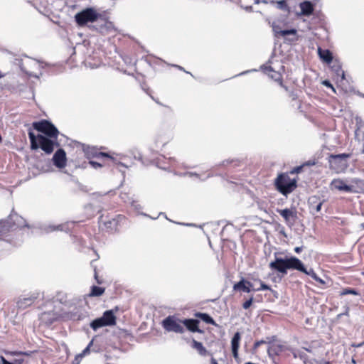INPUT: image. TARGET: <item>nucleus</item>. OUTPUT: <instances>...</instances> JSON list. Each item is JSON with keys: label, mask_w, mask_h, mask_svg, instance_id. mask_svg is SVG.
Here are the masks:
<instances>
[{"label": "nucleus", "mask_w": 364, "mask_h": 364, "mask_svg": "<svg viewBox=\"0 0 364 364\" xmlns=\"http://www.w3.org/2000/svg\"><path fill=\"white\" fill-rule=\"evenodd\" d=\"M269 267L283 274L287 273L288 269H295L309 275L315 281L323 284L324 281L318 277L313 269H307L303 262L296 257L286 258L276 257L275 259L269 263Z\"/></svg>", "instance_id": "1"}, {"label": "nucleus", "mask_w": 364, "mask_h": 364, "mask_svg": "<svg viewBox=\"0 0 364 364\" xmlns=\"http://www.w3.org/2000/svg\"><path fill=\"white\" fill-rule=\"evenodd\" d=\"M28 137L31 149L36 150L41 148L47 154L53 153L55 145H59L58 143L54 142L46 136L41 134L36 136L32 131L28 132Z\"/></svg>", "instance_id": "2"}, {"label": "nucleus", "mask_w": 364, "mask_h": 364, "mask_svg": "<svg viewBox=\"0 0 364 364\" xmlns=\"http://www.w3.org/2000/svg\"><path fill=\"white\" fill-rule=\"evenodd\" d=\"M274 186L280 193L287 196L296 188L297 180L291 179L288 173H281L275 178Z\"/></svg>", "instance_id": "3"}, {"label": "nucleus", "mask_w": 364, "mask_h": 364, "mask_svg": "<svg viewBox=\"0 0 364 364\" xmlns=\"http://www.w3.org/2000/svg\"><path fill=\"white\" fill-rule=\"evenodd\" d=\"M100 220L103 228L107 232L114 233L119 231V227L126 222L127 218L124 215L119 214L113 218L102 215Z\"/></svg>", "instance_id": "4"}, {"label": "nucleus", "mask_w": 364, "mask_h": 364, "mask_svg": "<svg viewBox=\"0 0 364 364\" xmlns=\"http://www.w3.org/2000/svg\"><path fill=\"white\" fill-rule=\"evenodd\" d=\"M350 156L351 154L346 153L329 154L328 157L329 168L333 170L337 173L343 172L348 167L347 159L350 158Z\"/></svg>", "instance_id": "5"}, {"label": "nucleus", "mask_w": 364, "mask_h": 364, "mask_svg": "<svg viewBox=\"0 0 364 364\" xmlns=\"http://www.w3.org/2000/svg\"><path fill=\"white\" fill-rule=\"evenodd\" d=\"M100 17L101 14L97 12L95 9L87 8L77 13L75 16V20L79 26L82 27L88 23L96 22Z\"/></svg>", "instance_id": "6"}, {"label": "nucleus", "mask_w": 364, "mask_h": 364, "mask_svg": "<svg viewBox=\"0 0 364 364\" xmlns=\"http://www.w3.org/2000/svg\"><path fill=\"white\" fill-rule=\"evenodd\" d=\"M32 125L36 130L44 134L46 136L57 139L59 132L54 124L48 120L42 119L39 122H35Z\"/></svg>", "instance_id": "7"}, {"label": "nucleus", "mask_w": 364, "mask_h": 364, "mask_svg": "<svg viewBox=\"0 0 364 364\" xmlns=\"http://www.w3.org/2000/svg\"><path fill=\"white\" fill-rule=\"evenodd\" d=\"M181 321L173 316H168L163 320L162 326L166 331L183 333L185 331Z\"/></svg>", "instance_id": "8"}, {"label": "nucleus", "mask_w": 364, "mask_h": 364, "mask_svg": "<svg viewBox=\"0 0 364 364\" xmlns=\"http://www.w3.org/2000/svg\"><path fill=\"white\" fill-rule=\"evenodd\" d=\"M11 225V231L16 229H21L23 228H29L26 220L19 215L17 213L12 211L7 219Z\"/></svg>", "instance_id": "9"}, {"label": "nucleus", "mask_w": 364, "mask_h": 364, "mask_svg": "<svg viewBox=\"0 0 364 364\" xmlns=\"http://www.w3.org/2000/svg\"><path fill=\"white\" fill-rule=\"evenodd\" d=\"M277 211L284 218L287 225H292L297 218V211L295 208L278 209Z\"/></svg>", "instance_id": "10"}, {"label": "nucleus", "mask_w": 364, "mask_h": 364, "mask_svg": "<svg viewBox=\"0 0 364 364\" xmlns=\"http://www.w3.org/2000/svg\"><path fill=\"white\" fill-rule=\"evenodd\" d=\"M53 163L58 168H63L67 165L66 153L63 149H58L53 156Z\"/></svg>", "instance_id": "11"}, {"label": "nucleus", "mask_w": 364, "mask_h": 364, "mask_svg": "<svg viewBox=\"0 0 364 364\" xmlns=\"http://www.w3.org/2000/svg\"><path fill=\"white\" fill-rule=\"evenodd\" d=\"M264 72L274 81L279 82L281 87H284L286 90H288L287 87L283 83L282 75L279 71H276L272 65H268L264 67Z\"/></svg>", "instance_id": "12"}, {"label": "nucleus", "mask_w": 364, "mask_h": 364, "mask_svg": "<svg viewBox=\"0 0 364 364\" xmlns=\"http://www.w3.org/2000/svg\"><path fill=\"white\" fill-rule=\"evenodd\" d=\"M330 188L331 190L335 189L346 193H350L353 191L352 186L347 185L346 182L341 178H334L332 180L330 183Z\"/></svg>", "instance_id": "13"}, {"label": "nucleus", "mask_w": 364, "mask_h": 364, "mask_svg": "<svg viewBox=\"0 0 364 364\" xmlns=\"http://www.w3.org/2000/svg\"><path fill=\"white\" fill-rule=\"evenodd\" d=\"M183 326H185L186 328L191 332H197L200 333H203V331L199 328L198 325L200 321L197 319L193 318H185L181 321Z\"/></svg>", "instance_id": "14"}, {"label": "nucleus", "mask_w": 364, "mask_h": 364, "mask_svg": "<svg viewBox=\"0 0 364 364\" xmlns=\"http://www.w3.org/2000/svg\"><path fill=\"white\" fill-rule=\"evenodd\" d=\"M37 298H38V294H33L28 297L20 298L16 302L18 309H26L27 307L31 306L35 302V301L36 300Z\"/></svg>", "instance_id": "15"}, {"label": "nucleus", "mask_w": 364, "mask_h": 364, "mask_svg": "<svg viewBox=\"0 0 364 364\" xmlns=\"http://www.w3.org/2000/svg\"><path fill=\"white\" fill-rule=\"evenodd\" d=\"M240 333L239 332H236L231 340L232 353L235 359H237L239 358L238 350L240 348Z\"/></svg>", "instance_id": "16"}, {"label": "nucleus", "mask_w": 364, "mask_h": 364, "mask_svg": "<svg viewBox=\"0 0 364 364\" xmlns=\"http://www.w3.org/2000/svg\"><path fill=\"white\" fill-rule=\"evenodd\" d=\"M301 14L303 16H309L314 11V4L309 1H304L299 4Z\"/></svg>", "instance_id": "17"}, {"label": "nucleus", "mask_w": 364, "mask_h": 364, "mask_svg": "<svg viewBox=\"0 0 364 364\" xmlns=\"http://www.w3.org/2000/svg\"><path fill=\"white\" fill-rule=\"evenodd\" d=\"M318 54L321 60L328 64L331 63L333 60L332 53L328 49H322L321 47H318Z\"/></svg>", "instance_id": "18"}, {"label": "nucleus", "mask_w": 364, "mask_h": 364, "mask_svg": "<svg viewBox=\"0 0 364 364\" xmlns=\"http://www.w3.org/2000/svg\"><path fill=\"white\" fill-rule=\"evenodd\" d=\"M102 318L108 326L116 324V316L112 310H108L104 312Z\"/></svg>", "instance_id": "19"}, {"label": "nucleus", "mask_w": 364, "mask_h": 364, "mask_svg": "<svg viewBox=\"0 0 364 364\" xmlns=\"http://www.w3.org/2000/svg\"><path fill=\"white\" fill-rule=\"evenodd\" d=\"M285 349L284 346L282 344H272L269 346L267 353L269 356H276L282 353Z\"/></svg>", "instance_id": "20"}, {"label": "nucleus", "mask_w": 364, "mask_h": 364, "mask_svg": "<svg viewBox=\"0 0 364 364\" xmlns=\"http://www.w3.org/2000/svg\"><path fill=\"white\" fill-rule=\"evenodd\" d=\"M194 316L201 319L203 322L208 324H211L218 326V324L214 319L208 314L202 312H196Z\"/></svg>", "instance_id": "21"}, {"label": "nucleus", "mask_w": 364, "mask_h": 364, "mask_svg": "<svg viewBox=\"0 0 364 364\" xmlns=\"http://www.w3.org/2000/svg\"><path fill=\"white\" fill-rule=\"evenodd\" d=\"M255 289H249L245 282V279H242L240 282L235 283L233 285V290L242 291L245 293H250L251 291H254Z\"/></svg>", "instance_id": "22"}, {"label": "nucleus", "mask_w": 364, "mask_h": 364, "mask_svg": "<svg viewBox=\"0 0 364 364\" xmlns=\"http://www.w3.org/2000/svg\"><path fill=\"white\" fill-rule=\"evenodd\" d=\"M11 227L8 220H0V238L7 235L11 231Z\"/></svg>", "instance_id": "23"}, {"label": "nucleus", "mask_w": 364, "mask_h": 364, "mask_svg": "<svg viewBox=\"0 0 364 364\" xmlns=\"http://www.w3.org/2000/svg\"><path fill=\"white\" fill-rule=\"evenodd\" d=\"M191 347L196 349L198 351V353L202 356H205L208 355V350L203 346L202 343L198 342L195 339H193L192 341Z\"/></svg>", "instance_id": "24"}, {"label": "nucleus", "mask_w": 364, "mask_h": 364, "mask_svg": "<svg viewBox=\"0 0 364 364\" xmlns=\"http://www.w3.org/2000/svg\"><path fill=\"white\" fill-rule=\"evenodd\" d=\"M273 31H274L276 36H286L287 35L296 33V31L295 29L281 30L279 26L275 25H273Z\"/></svg>", "instance_id": "25"}, {"label": "nucleus", "mask_w": 364, "mask_h": 364, "mask_svg": "<svg viewBox=\"0 0 364 364\" xmlns=\"http://www.w3.org/2000/svg\"><path fill=\"white\" fill-rule=\"evenodd\" d=\"M91 154L92 155L93 157H95L97 159H108L111 161H112L114 163H115V159L111 155H109V154L107 153H105V152H102V151H98L95 149H93L92 151H91Z\"/></svg>", "instance_id": "26"}, {"label": "nucleus", "mask_w": 364, "mask_h": 364, "mask_svg": "<svg viewBox=\"0 0 364 364\" xmlns=\"http://www.w3.org/2000/svg\"><path fill=\"white\" fill-rule=\"evenodd\" d=\"M271 4L274 5L277 9L284 11H289V7L286 0H280V1H271Z\"/></svg>", "instance_id": "27"}, {"label": "nucleus", "mask_w": 364, "mask_h": 364, "mask_svg": "<svg viewBox=\"0 0 364 364\" xmlns=\"http://www.w3.org/2000/svg\"><path fill=\"white\" fill-rule=\"evenodd\" d=\"M277 339V336H272L271 337H267L266 340L256 341L253 345V348L254 349H257L261 345L264 343H272L276 341Z\"/></svg>", "instance_id": "28"}, {"label": "nucleus", "mask_w": 364, "mask_h": 364, "mask_svg": "<svg viewBox=\"0 0 364 364\" xmlns=\"http://www.w3.org/2000/svg\"><path fill=\"white\" fill-rule=\"evenodd\" d=\"M103 326H108L107 325V323L105 322L102 317L93 320L90 323V327L95 331Z\"/></svg>", "instance_id": "29"}, {"label": "nucleus", "mask_w": 364, "mask_h": 364, "mask_svg": "<svg viewBox=\"0 0 364 364\" xmlns=\"http://www.w3.org/2000/svg\"><path fill=\"white\" fill-rule=\"evenodd\" d=\"M92 344H93V339L89 343L87 346L82 351V353L75 355L74 362L75 363H76L77 361L80 362V359H82L86 355H88L90 353V348L92 346Z\"/></svg>", "instance_id": "30"}, {"label": "nucleus", "mask_w": 364, "mask_h": 364, "mask_svg": "<svg viewBox=\"0 0 364 364\" xmlns=\"http://www.w3.org/2000/svg\"><path fill=\"white\" fill-rule=\"evenodd\" d=\"M311 201L310 202V207L313 210H314L316 213H318L321 210V206L323 205V201H318V198L316 196L311 198Z\"/></svg>", "instance_id": "31"}, {"label": "nucleus", "mask_w": 364, "mask_h": 364, "mask_svg": "<svg viewBox=\"0 0 364 364\" xmlns=\"http://www.w3.org/2000/svg\"><path fill=\"white\" fill-rule=\"evenodd\" d=\"M105 289L103 287L92 286L91 287L90 292L89 294V296H100L104 294Z\"/></svg>", "instance_id": "32"}, {"label": "nucleus", "mask_w": 364, "mask_h": 364, "mask_svg": "<svg viewBox=\"0 0 364 364\" xmlns=\"http://www.w3.org/2000/svg\"><path fill=\"white\" fill-rule=\"evenodd\" d=\"M95 260H92L90 263L91 266L93 267L94 270V277L98 284H101L103 283V279L99 276L98 271L97 267L95 265Z\"/></svg>", "instance_id": "33"}, {"label": "nucleus", "mask_w": 364, "mask_h": 364, "mask_svg": "<svg viewBox=\"0 0 364 364\" xmlns=\"http://www.w3.org/2000/svg\"><path fill=\"white\" fill-rule=\"evenodd\" d=\"M258 281L260 283V287H258V288L255 289L254 291H261V290H270V291H272V289H271V287L269 285L264 284L260 279H258Z\"/></svg>", "instance_id": "34"}, {"label": "nucleus", "mask_w": 364, "mask_h": 364, "mask_svg": "<svg viewBox=\"0 0 364 364\" xmlns=\"http://www.w3.org/2000/svg\"><path fill=\"white\" fill-rule=\"evenodd\" d=\"M341 295H347V294H353V295H357L358 292L354 289L351 288H346L343 289Z\"/></svg>", "instance_id": "35"}, {"label": "nucleus", "mask_w": 364, "mask_h": 364, "mask_svg": "<svg viewBox=\"0 0 364 364\" xmlns=\"http://www.w3.org/2000/svg\"><path fill=\"white\" fill-rule=\"evenodd\" d=\"M304 165L296 166L293 168L288 173L289 174H297L301 173L303 171Z\"/></svg>", "instance_id": "36"}, {"label": "nucleus", "mask_w": 364, "mask_h": 364, "mask_svg": "<svg viewBox=\"0 0 364 364\" xmlns=\"http://www.w3.org/2000/svg\"><path fill=\"white\" fill-rule=\"evenodd\" d=\"M252 303H253V296H251L249 299H247L242 304V308L244 309H248L251 306Z\"/></svg>", "instance_id": "37"}, {"label": "nucleus", "mask_w": 364, "mask_h": 364, "mask_svg": "<svg viewBox=\"0 0 364 364\" xmlns=\"http://www.w3.org/2000/svg\"><path fill=\"white\" fill-rule=\"evenodd\" d=\"M316 162L315 160H309L305 163L303 164L304 165V166H314L316 165Z\"/></svg>", "instance_id": "38"}, {"label": "nucleus", "mask_w": 364, "mask_h": 364, "mask_svg": "<svg viewBox=\"0 0 364 364\" xmlns=\"http://www.w3.org/2000/svg\"><path fill=\"white\" fill-rule=\"evenodd\" d=\"M90 164L94 167V168H97V167H102L103 166V164L99 163V162H97V161H90Z\"/></svg>", "instance_id": "39"}, {"label": "nucleus", "mask_w": 364, "mask_h": 364, "mask_svg": "<svg viewBox=\"0 0 364 364\" xmlns=\"http://www.w3.org/2000/svg\"><path fill=\"white\" fill-rule=\"evenodd\" d=\"M245 282L249 289H255L253 287L252 283H251L250 281L245 279Z\"/></svg>", "instance_id": "40"}, {"label": "nucleus", "mask_w": 364, "mask_h": 364, "mask_svg": "<svg viewBox=\"0 0 364 364\" xmlns=\"http://www.w3.org/2000/svg\"><path fill=\"white\" fill-rule=\"evenodd\" d=\"M1 364H13L9 362L7 360H6L5 358L3 356L1 357Z\"/></svg>", "instance_id": "41"}, {"label": "nucleus", "mask_w": 364, "mask_h": 364, "mask_svg": "<svg viewBox=\"0 0 364 364\" xmlns=\"http://www.w3.org/2000/svg\"><path fill=\"white\" fill-rule=\"evenodd\" d=\"M302 250H303V247H296L294 248V252H295L296 253H298V254H299V253H300V252L302 251Z\"/></svg>", "instance_id": "42"}, {"label": "nucleus", "mask_w": 364, "mask_h": 364, "mask_svg": "<svg viewBox=\"0 0 364 364\" xmlns=\"http://www.w3.org/2000/svg\"><path fill=\"white\" fill-rule=\"evenodd\" d=\"M364 346V341L358 344H353V346L355 348H360Z\"/></svg>", "instance_id": "43"}, {"label": "nucleus", "mask_w": 364, "mask_h": 364, "mask_svg": "<svg viewBox=\"0 0 364 364\" xmlns=\"http://www.w3.org/2000/svg\"><path fill=\"white\" fill-rule=\"evenodd\" d=\"M50 312H44L41 314V319H44L46 316L50 315Z\"/></svg>", "instance_id": "44"}, {"label": "nucleus", "mask_w": 364, "mask_h": 364, "mask_svg": "<svg viewBox=\"0 0 364 364\" xmlns=\"http://www.w3.org/2000/svg\"><path fill=\"white\" fill-rule=\"evenodd\" d=\"M323 84L328 87H332L331 84L330 83V82L326 80L323 82Z\"/></svg>", "instance_id": "45"}, {"label": "nucleus", "mask_w": 364, "mask_h": 364, "mask_svg": "<svg viewBox=\"0 0 364 364\" xmlns=\"http://www.w3.org/2000/svg\"><path fill=\"white\" fill-rule=\"evenodd\" d=\"M245 9L247 11H252V6H245Z\"/></svg>", "instance_id": "46"}, {"label": "nucleus", "mask_w": 364, "mask_h": 364, "mask_svg": "<svg viewBox=\"0 0 364 364\" xmlns=\"http://www.w3.org/2000/svg\"><path fill=\"white\" fill-rule=\"evenodd\" d=\"M211 364H218V363L217 360L215 358H212V359H211Z\"/></svg>", "instance_id": "47"}, {"label": "nucleus", "mask_w": 364, "mask_h": 364, "mask_svg": "<svg viewBox=\"0 0 364 364\" xmlns=\"http://www.w3.org/2000/svg\"><path fill=\"white\" fill-rule=\"evenodd\" d=\"M176 67L177 68H178L179 70H183V71L186 72V71H185V70H184V68H183V67H181V66H180V65H176Z\"/></svg>", "instance_id": "48"}, {"label": "nucleus", "mask_w": 364, "mask_h": 364, "mask_svg": "<svg viewBox=\"0 0 364 364\" xmlns=\"http://www.w3.org/2000/svg\"><path fill=\"white\" fill-rule=\"evenodd\" d=\"M55 320H56V318H51V319H50V321H49L48 323H50H50H53L54 321H55Z\"/></svg>", "instance_id": "49"}, {"label": "nucleus", "mask_w": 364, "mask_h": 364, "mask_svg": "<svg viewBox=\"0 0 364 364\" xmlns=\"http://www.w3.org/2000/svg\"><path fill=\"white\" fill-rule=\"evenodd\" d=\"M5 76V74H4L1 70H0V78H2Z\"/></svg>", "instance_id": "50"}, {"label": "nucleus", "mask_w": 364, "mask_h": 364, "mask_svg": "<svg viewBox=\"0 0 364 364\" xmlns=\"http://www.w3.org/2000/svg\"><path fill=\"white\" fill-rule=\"evenodd\" d=\"M323 364H331V363L329 361H325Z\"/></svg>", "instance_id": "51"}, {"label": "nucleus", "mask_w": 364, "mask_h": 364, "mask_svg": "<svg viewBox=\"0 0 364 364\" xmlns=\"http://www.w3.org/2000/svg\"><path fill=\"white\" fill-rule=\"evenodd\" d=\"M245 364H255V363H251V362H247Z\"/></svg>", "instance_id": "52"}, {"label": "nucleus", "mask_w": 364, "mask_h": 364, "mask_svg": "<svg viewBox=\"0 0 364 364\" xmlns=\"http://www.w3.org/2000/svg\"><path fill=\"white\" fill-rule=\"evenodd\" d=\"M255 4H258L259 3V0H255Z\"/></svg>", "instance_id": "53"}, {"label": "nucleus", "mask_w": 364, "mask_h": 364, "mask_svg": "<svg viewBox=\"0 0 364 364\" xmlns=\"http://www.w3.org/2000/svg\"><path fill=\"white\" fill-rule=\"evenodd\" d=\"M73 364H79V361H77L76 363L73 362Z\"/></svg>", "instance_id": "54"}, {"label": "nucleus", "mask_w": 364, "mask_h": 364, "mask_svg": "<svg viewBox=\"0 0 364 364\" xmlns=\"http://www.w3.org/2000/svg\"><path fill=\"white\" fill-rule=\"evenodd\" d=\"M362 153L364 154V147H363V149L362 150Z\"/></svg>", "instance_id": "55"}, {"label": "nucleus", "mask_w": 364, "mask_h": 364, "mask_svg": "<svg viewBox=\"0 0 364 364\" xmlns=\"http://www.w3.org/2000/svg\"><path fill=\"white\" fill-rule=\"evenodd\" d=\"M362 227L364 228V223L362 224Z\"/></svg>", "instance_id": "56"}]
</instances>
